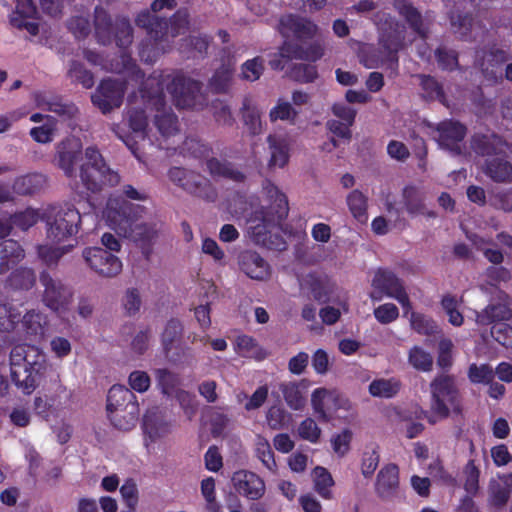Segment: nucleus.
Masks as SVG:
<instances>
[{"instance_id":"4c0bfd02","label":"nucleus","mask_w":512,"mask_h":512,"mask_svg":"<svg viewBox=\"0 0 512 512\" xmlns=\"http://www.w3.org/2000/svg\"><path fill=\"white\" fill-rule=\"evenodd\" d=\"M45 184V177L42 174L33 173L18 177L13 184L16 193L26 195L34 193Z\"/></svg>"},{"instance_id":"3c124183","label":"nucleus","mask_w":512,"mask_h":512,"mask_svg":"<svg viewBox=\"0 0 512 512\" xmlns=\"http://www.w3.org/2000/svg\"><path fill=\"white\" fill-rule=\"evenodd\" d=\"M20 312L10 305H0V332H10L18 323Z\"/></svg>"},{"instance_id":"5701e85b","label":"nucleus","mask_w":512,"mask_h":512,"mask_svg":"<svg viewBox=\"0 0 512 512\" xmlns=\"http://www.w3.org/2000/svg\"><path fill=\"white\" fill-rule=\"evenodd\" d=\"M36 16L37 9L32 0H16L9 22L14 28L25 29L31 36H36L39 32Z\"/></svg>"},{"instance_id":"20e7f679","label":"nucleus","mask_w":512,"mask_h":512,"mask_svg":"<svg viewBox=\"0 0 512 512\" xmlns=\"http://www.w3.org/2000/svg\"><path fill=\"white\" fill-rule=\"evenodd\" d=\"M379 49L372 46H364L359 54L361 63L367 68H375L386 63L397 62L398 51L412 39L406 37L404 26L397 22L389 21L381 28Z\"/></svg>"},{"instance_id":"680f3d73","label":"nucleus","mask_w":512,"mask_h":512,"mask_svg":"<svg viewBox=\"0 0 512 512\" xmlns=\"http://www.w3.org/2000/svg\"><path fill=\"white\" fill-rule=\"evenodd\" d=\"M39 213L35 209L28 208L22 212L16 213L12 218L11 222L16 227L25 231L31 226L36 224L39 220Z\"/></svg>"},{"instance_id":"412c9836","label":"nucleus","mask_w":512,"mask_h":512,"mask_svg":"<svg viewBox=\"0 0 512 512\" xmlns=\"http://www.w3.org/2000/svg\"><path fill=\"white\" fill-rule=\"evenodd\" d=\"M466 135V128L455 121H443L439 123L434 132L433 138L438 144L454 154L461 153V142Z\"/></svg>"},{"instance_id":"8fccbe9b","label":"nucleus","mask_w":512,"mask_h":512,"mask_svg":"<svg viewBox=\"0 0 512 512\" xmlns=\"http://www.w3.org/2000/svg\"><path fill=\"white\" fill-rule=\"evenodd\" d=\"M73 248V244L61 247H52L50 245H41L38 247L39 257L48 265L55 264L64 254Z\"/></svg>"},{"instance_id":"5fc2aeb1","label":"nucleus","mask_w":512,"mask_h":512,"mask_svg":"<svg viewBox=\"0 0 512 512\" xmlns=\"http://www.w3.org/2000/svg\"><path fill=\"white\" fill-rule=\"evenodd\" d=\"M468 377L473 383L489 384L494 379V370L486 364H472L469 367Z\"/></svg>"},{"instance_id":"2f4dec72","label":"nucleus","mask_w":512,"mask_h":512,"mask_svg":"<svg viewBox=\"0 0 512 512\" xmlns=\"http://www.w3.org/2000/svg\"><path fill=\"white\" fill-rule=\"evenodd\" d=\"M33 406L35 413L48 423L56 422L62 411V403L56 396H37Z\"/></svg>"},{"instance_id":"cd10ccee","label":"nucleus","mask_w":512,"mask_h":512,"mask_svg":"<svg viewBox=\"0 0 512 512\" xmlns=\"http://www.w3.org/2000/svg\"><path fill=\"white\" fill-rule=\"evenodd\" d=\"M280 391L286 404L293 410H302L306 404V391L308 382L301 380L299 382H285L280 384Z\"/></svg>"},{"instance_id":"69168bd1","label":"nucleus","mask_w":512,"mask_h":512,"mask_svg":"<svg viewBox=\"0 0 512 512\" xmlns=\"http://www.w3.org/2000/svg\"><path fill=\"white\" fill-rule=\"evenodd\" d=\"M379 465V452L371 447L364 451L361 461V471L365 477H370Z\"/></svg>"},{"instance_id":"4468645a","label":"nucleus","mask_w":512,"mask_h":512,"mask_svg":"<svg viewBox=\"0 0 512 512\" xmlns=\"http://www.w3.org/2000/svg\"><path fill=\"white\" fill-rule=\"evenodd\" d=\"M371 285L373 290L370 293V298L373 301H380L387 296L397 300L405 314L411 310V302L406 289L393 272L381 269L376 271Z\"/></svg>"},{"instance_id":"b1692460","label":"nucleus","mask_w":512,"mask_h":512,"mask_svg":"<svg viewBox=\"0 0 512 512\" xmlns=\"http://www.w3.org/2000/svg\"><path fill=\"white\" fill-rule=\"evenodd\" d=\"M232 484L238 494L250 500H258L265 493L263 479L251 471H236L232 476Z\"/></svg>"},{"instance_id":"ea45409f","label":"nucleus","mask_w":512,"mask_h":512,"mask_svg":"<svg viewBox=\"0 0 512 512\" xmlns=\"http://www.w3.org/2000/svg\"><path fill=\"white\" fill-rule=\"evenodd\" d=\"M400 390V383L396 379H376L369 385V393L373 397L391 398Z\"/></svg>"},{"instance_id":"2eb2a0df","label":"nucleus","mask_w":512,"mask_h":512,"mask_svg":"<svg viewBox=\"0 0 512 512\" xmlns=\"http://www.w3.org/2000/svg\"><path fill=\"white\" fill-rule=\"evenodd\" d=\"M168 90L179 108L200 109L204 106L205 98L198 81L177 75L169 84Z\"/></svg>"},{"instance_id":"393cba45","label":"nucleus","mask_w":512,"mask_h":512,"mask_svg":"<svg viewBox=\"0 0 512 512\" xmlns=\"http://www.w3.org/2000/svg\"><path fill=\"white\" fill-rule=\"evenodd\" d=\"M399 490V469L395 464H387L377 475L375 491L383 500L393 499Z\"/></svg>"},{"instance_id":"0eeeda50","label":"nucleus","mask_w":512,"mask_h":512,"mask_svg":"<svg viewBox=\"0 0 512 512\" xmlns=\"http://www.w3.org/2000/svg\"><path fill=\"white\" fill-rule=\"evenodd\" d=\"M431 391V416L429 422L434 424L438 420L445 419L450 412L460 413L461 403L459 392L454 378L449 375H439L430 384Z\"/></svg>"},{"instance_id":"f704fd0d","label":"nucleus","mask_w":512,"mask_h":512,"mask_svg":"<svg viewBox=\"0 0 512 512\" xmlns=\"http://www.w3.org/2000/svg\"><path fill=\"white\" fill-rule=\"evenodd\" d=\"M47 317L39 311H28L22 320V327L25 334L33 339H40L45 334Z\"/></svg>"},{"instance_id":"f03ea898","label":"nucleus","mask_w":512,"mask_h":512,"mask_svg":"<svg viewBox=\"0 0 512 512\" xmlns=\"http://www.w3.org/2000/svg\"><path fill=\"white\" fill-rule=\"evenodd\" d=\"M135 207L120 196H112L108 199L104 211V217L109 226L119 235L131 238L141 245H150L158 236L155 224H135Z\"/></svg>"},{"instance_id":"dca6fc26","label":"nucleus","mask_w":512,"mask_h":512,"mask_svg":"<svg viewBox=\"0 0 512 512\" xmlns=\"http://www.w3.org/2000/svg\"><path fill=\"white\" fill-rule=\"evenodd\" d=\"M82 255L90 269L100 277L115 278L122 272L120 258L103 248L89 247L83 250Z\"/></svg>"},{"instance_id":"1a4fd4ad","label":"nucleus","mask_w":512,"mask_h":512,"mask_svg":"<svg viewBox=\"0 0 512 512\" xmlns=\"http://www.w3.org/2000/svg\"><path fill=\"white\" fill-rule=\"evenodd\" d=\"M137 26L144 28L155 40L168 41L169 38H175L185 33L189 25V14L186 10H178L170 19V25L151 14L149 11L139 13L135 20Z\"/></svg>"},{"instance_id":"603ef678","label":"nucleus","mask_w":512,"mask_h":512,"mask_svg":"<svg viewBox=\"0 0 512 512\" xmlns=\"http://www.w3.org/2000/svg\"><path fill=\"white\" fill-rule=\"evenodd\" d=\"M181 187L189 193L195 194L200 197H209L208 189L209 184L206 178L195 173V178H186L181 182Z\"/></svg>"},{"instance_id":"7ed1b4c3","label":"nucleus","mask_w":512,"mask_h":512,"mask_svg":"<svg viewBox=\"0 0 512 512\" xmlns=\"http://www.w3.org/2000/svg\"><path fill=\"white\" fill-rule=\"evenodd\" d=\"M47 368L45 353L34 345H16L10 353L13 383L24 394H31Z\"/></svg>"},{"instance_id":"9d476101","label":"nucleus","mask_w":512,"mask_h":512,"mask_svg":"<svg viewBox=\"0 0 512 512\" xmlns=\"http://www.w3.org/2000/svg\"><path fill=\"white\" fill-rule=\"evenodd\" d=\"M311 406L321 421L329 422L334 417L346 418L352 410L351 401L335 389L320 387L311 394Z\"/></svg>"},{"instance_id":"c03bdc74","label":"nucleus","mask_w":512,"mask_h":512,"mask_svg":"<svg viewBox=\"0 0 512 512\" xmlns=\"http://www.w3.org/2000/svg\"><path fill=\"white\" fill-rule=\"evenodd\" d=\"M207 167L214 176L226 177L234 181H241L243 179V174L236 170L231 164L223 163L217 159L209 160Z\"/></svg>"},{"instance_id":"79ce46f5","label":"nucleus","mask_w":512,"mask_h":512,"mask_svg":"<svg viewBox=\"0 0 512 512\" xmlns=\"http://www.w3.org/2000/svg\"><path fill=\"white\" fill-rule=\"evenodd\" d=\"M255 453L256 457L262 462L265 468L272 473L276 472L277 464L274 458V453L266 438L257 436L255 441Z\"/></svg>"},{"instance_id":"bf43d9fd","label":"nucleus","mask_w":512,"mask_h":512,"mask_svg":"<svg viewBox=\"0 0 512 512\" xmlns=\"http://www.w3.org/2000/svg\"><path fill=\"white\" fill-rule=\"evenodd\" d=\"M299 436L311 443H317L321 436V429L314 419L306 418L298 427Z\"/></svg>"},{"instance_id":"0e129e2a","label":"nucleus","mask_w":512,"mask_h":512,"mask_svg":"<svg viewBox=\"0 0 512 512\" xmlns=\"http://www.w3.org/2000/svg\"><path fill=\"white\" fill-rule=\"evenodd\" d=\"M374 317L381 324H389L399 317V309L393 303H385L374 309Z\"/></svg>"},{"instance_id":"72a5a7b5","label":"nucleus","mask_w":512,"mask_h":512,"mask_svg":"<svg viewBox=\"0 0 512 512\" xmlns=\"http://www.w3.org/2000/svg\"><path fill=\"white\" fill-rule=\"evenodd\" d=\"M24 258V250L14 240L0 243V273H5L11 266Z\"/></svg>"},{"instance_id":"f8f14e48","label":"nucleus","mask_w":512,"mask_h":512,"mask_svg":"<svg viewBox=\"0 0 512 512\" xmlns=\"http://www.w3.org/2000/svg\"><path fill=\"white\" fill-rule=\"evenodd\" d=\"M95 35L99 43L110 44L114 39L117 46L126 49L132 43V28L127 20H119L112 24L111 17L102 6L95 8Z\"/></svg>"},{"instance_id":"9b49d317","label":"nucleus","mask_w":512,"mask_h":512,"mask_svg":"<svg viewBox=\"0 0 512 512\" xmlns=\"http://www.w3.org/2000/svg\"><path fill=\"white\" fill-rule=\"evenodd\" d=\"M266 194L272 202L271 210L268 213L256 211L249 219V231L253 234L257 242L264 241L262 238L269 227L286 216L288 211V201L286 196L274 185L269 184L265 187Z\"/></svg>"},{"instance_id":"58836bf2","label":"nucleus","mask_w":512,"mask_h":512,"mask_svg":"<svg viewBox=\"0 0 512 512\" xmlns=\"http://www.w3.org/2000/svg\"><path fill=\"white\" fill-rule=\"evenodd\" d=\"M347 205L353 217L359 222L367 220V197L359 190H353L347 196Z\"/></svg>"},{"instance_id":"473e14b6","label":"nucleus","mask_w":512,"mask_h":512,"mask_svg":"<svg viewBox=\"0 0 512 512\" xmlns=\"http://www.w3.org/2000/svg\"><path fill=\"white\" fill-rule=\"evenodd\" d=\"M506 61L503 51H491L485 54L480 63L481 71L489 82L502 78V64Z\"/></svg>"},{"instance_id":"4be33fe9","label":"nucleus","mask_w":512,"mask_h":512,"mask_svg":"<svg viewBox=\"0 0 512 512\" xmlns=\"http://www.w3.org/2000/svg\"><path fill=\"white\" fill-rule=\"evenodd\" d=\"M512 318V309L509 297L500 292L498 301H492L484 309L476 312L475 321L478 325L488 326L508 321Z\"/></svg>"},{"instance_id":"7c9ffc66","label":"nucleus","mask_w":512,"mask_h":512,"mask_svg":"<svg viewBox=\"0 0 512 512\" xmlns=\"http://www.w3.org/2000/svg\"><path fill=\"white\" fill-rule=\"evenodd\" d=\"M35 102L38 108L46 109L65 118H73L77 115V107L69 102H63L60 98L35 94Z\"/></svg>"},{"instance_id":"423d86ee","label":"nucleus","mask_w":512,"mask_h":512,"mask_svg":"<svg viewBox=\"0 0 512 512\" xmlns=\"http://www.w3.org/2000/svg\"><path fill=\"white\" fill-rule=\"evenodd\" d=\"M107 416L111 424L122 431L133 429L139 417V405L134 393L123 385H113L107 395Z\"/></svg>"},{"instance_id":"338daca9","label":"nucleus","mask_w":512,"mask_h":512,"mask_svg":"<svg viewBox=\"0 0 512 512\" xmlns=\"http://www.w3.org/2000/svg\"><path fill=\"white\" fill-rule=\"evenodd\" d=\"M296 116L297 111L291 106V104L281 100L278 101L277 105L270 111V119L272 121L286 120L293 122Z\"/></svg>"},{"instance_id":"37998d69","label":"nucleus","mask_w":512,"mask_h":512,"mask_svg":"<svg viewBox=\"0 0 512 512\" xmlns=\"http://www.w3.org/2000/svg\"><path fill=\"white\" fill-rule=\"evenodd\" d=\"M405 316L409 315L410 325L413 330L422 335H431L437 331L436 323L430 319L429 317L412 311V309L405 314Z\"/></svg>"},{"instance_id":"052dcab7","label":"nucleus","mask_w":512,"mask_h":512,"mask_svg":"<svg viewBox=\"0 0 512 512\" xmlns=\"http://www.w3.org/2000/svg\"><path fill=\"white\" fill-rule=\"evenodd\" d=\"M156 377L164 394L168 396L173 395L175 390L178 389L179 379L170 371L166 369H158L156 371Z\"/></svg>"},{"instance_id":"de8ad7c7","label":"nucleus","mask_w":512,"mask_h":512,"mask_svg":"<svg viewBox=\"0 0 512 512\" xmlns=\"http://www.w3.org/2000/svg\"><path fill=\"white\" fill-rule=\"evenodd\" d=\"M237 347L240 353L247 357H255L263 359L266 357V352L263 351L257 342L250 336L243 335L237 338Z\"/></svg>"},{"instance_id":"c756f323","label":"nucleus","mask_w":512,"mask_h":512,"mask_svg":"<svg viewBox=\"0 0 512 512\" xmlns=\"http://www.w3.org/2000/svg\"><path fill=\"white\" fill-rule=\"evenodd\" d=\"M424 193L415 186H407L403 190V203L406 211L412 216L424 215L434 217V213L425 205Z\"/></svg>"},{"instance_id":"e2e57ef3","label":"nucleus","mask_w":512,"mask_h":512,"mask_svg":"<svg viewBox=\"0 0 512 512\" xmlns=\"http://www.w3.org/2000/svg\"><path fill=\"white\" fill-rule=\"evenodd\" d=\"M243 110L244 122L249 132L253 135L260 134L263 130V126L259 111L255 108H250L246 102L244 103Z\"/></svg>"},{"instance_id":"a18cd8bd","label":"nucleus","mask_w":512,"mask_h":512,"mask_svg":"<svg viewBox=\"0 0 512 512\" xmlns=\"http://www.w3.org/2000/svg\"><path fill=\"white\" fill-rule=\"evenodd\" d=\"M55 130L56 120L54 118H46L45 123L30 130V136L34 141L45 144L53 140Z\"/></svg>"},{"instance_id":"39448f33","label":"nucleus","mask_w":512,"mask_h":512,"mask_svg":"<svg viewBox=\"0 0 512 512\" xmlns=\"http://www.w3.org/2000/svg\"><path fill=\"white\" fill-rule=\"evenodd\" d=\"M474 150L483 155L492 157L486 161L484 172L495 182H512V165L501 156L507 152L512 153V146L503 141L499 136H481L473 139Z\"/></svg>"},{"instance_id":"a211bd4d","label":"nucleus","mask_w":512,"mask_h":512,"mask_svg":"<svg viewBox=\"0 0 512 512\" xmlns=\"http://www.w3.org/2000/svg\"><path fill=\"white\" fill-rule=\"evenodd\" d=\"M277 29L283 37L297 40L321 36L320 27L312 19L293 13L283 15Z\"/></svg>"},{"instance_id":"09e8293b","label":"nucleus","mask_w":512,"mask_h":512,"mask_svg":"<svg viewBox=\"0 0 512 512\" xmlns=\"http://www.w3.org/2000/svg\"><path fill=\"white\" fill-rule=\"evenodd\" d=\"M128 123L136 137L145 141L147 117L143 110L133 109L128 112Z\"/></svg>"},{"instance_id":"a19ab883","label":"nucleus","mask_w":512,"mask_h":512,"mask_svg":"<svg viewBox=\"0 0 512 512\" xmlns=\"http://www.w3.org/2000/svg\"><path fill=\"white\" fill-rule=\"evenodd\" d=\"M314 489L324 499H331V487L334 481L330 473L323 467H316L312 472Z\"/></svg>"},{"instance_id":"c9c22d12","label":"nucleus","mask_w":512,"mask_h":512,"mask_svg":"<svg viewBox=\"0 0 512 512\" xmlns=\"http://www.w3.org/2000/svg\"><path fill=\"white\" fill-rule=\"evenodd\" d=\"M407 357L409 365L418 371L430 372L433 368L434 359L432 354L421 346H412L408 350Z\"/></svg>"},{"instance_id":"6ab92c4d","label":"nucleus","mask_w":512,"mask_h":512,"mask_svg":"<svg viewBox=\"0 0 512 512\" xmlns=\"http://www.w3.org/2000/svg\"><path fill=\"white\" fill-rule=\"evenodd\" d=\"M41 283L44 286V304L59 315L64 316L71 300L70 290L48 274H42Z\"/></svg>"},{"instance_id":"aec40b11","label":"nucleus","mask_w":512,"mask_h":512,"mask_svg":"<svg viewBox=\"0 0 512 512\" xmlns=\"http://www.w3.org/2000/svg\"><path fill=\"white\" fill-rule=\"evenodd\" d=\"M124 96L123 83L111 79L103 80L91 99L103 113L120 107Z\"/></svg>"},{"instance_id":"774afa93","label":"nucleus","mask_w":512,"mask_h":512,"mask_svg":"<svg viewBox=\"0 0 512 512\" xmlns=\"http://www.w3.org/2000/svg\"><path fill=\"white\" fill-rule=\"evenodd\" d=\"M122 305L126 313L129 315H134L139 312L142 305V300L138 289L128 288L124 293Z\"/></svg>"},{"instance_id":"f3484780","label":"nucleus","mask_w":512,"mask_h":512,"mask_svg":"<svg viewBox=\"0 0 512 512\" xmlns=\"http://www.w3.org/2000/svg\"><path fill=\"white\" fill-rule=\"evenodd\" d=\"M143 442L149 453L155 451L156 444L172 431V425L158 408L149 409L143 419Z\"/></svg>"},{"instance_id":"864d4df0","label":"nucleus","mask_w":512,"mask_h":512,"mask_svg":"<svg viewBox=\"0 0 512 512\" xmlns=\"http://www.w3.org/2000/svg\"><path fill=\"white\" fill-rule=\"evenodd\" d=\"M233 69L231 66H222L213 75L210 85L216 92H224L231 84Z\"/></svg>"},{"instance_id":"c85d7f7f","label":"nucleus","mask_w":512,"mask_h":512,"mask_svg":"<svg viewBox=\"0 0 512 512\" xmlns=\"http://www.w3.org/2000/svg\"><path fill=\"white\" fill-rule=\"evenodd\" d=\"M267 142L270 150L269 168H284L289 161V142L281 135H269Z\"/></svg>"},{"instance_id":"13d9d810","label":"nucleus","mask_w":512,"mask_h":512,"mask_svg":"<svg viewBox=\"0 0 512 512\" xmlns=\"http://www.w3.org/2000/svg\"><path fill=\"white\" fill-rule=\"evenodd\" d=\"M441 304L444 311L448 315L449 322L454 326H461L464 319L458 309V300L453 296L446 295L443 297Z\"/></svg>"},{"instance_id":"4d7b16f0","label":"nucleus","mask_w":512,"mask_h":512,"mask_svg":"<svg viewBox=\"0 0 512 512\" xmlns=\"http://www.w3.org/2000/svg\"><path fill=\"white\" fill-rule=\"evenodd\" d=\"M353 434L349 429H344L331 438L332 449L339 457L345 456L350 450Z\"/></svg>"},{"instance_id":"a878e982","label":"nucleus","mask_w":512,"mask_h":512,"mask_svg":"<svg viewBox=\"0 0 512 512\" xmlns=\"http://www.w3.org/2000/svg\"><path fill=\"white\" fill-rule=\"evenodd\" d=\"M81 143L78 139L70 138L58 146L57 165L67 177L75 176V164L81 155Z\"/></svg>"},{"instance_id":"6e6552de","label":"nucleus","mask_w":512,"mask_h":512,"mask_svg":"<svg viewBox=\"0 0 512 512\" xmlns=\"http://www.w3.org/2000/svg\"><path fill=\"white\" fill-rule=\"evenodd\" d=\"M80 179L87 190L92 192L104 186H115L120 181L119 175L107 167L94 147H88L85 151V161L80 166Z\"/></svg>"},{"instance_id":"e433bc0d","label":"nucleus","mask_w":512,"mask_h":512,"mask_svg":"<svg viewBox=\"0 0 512 512\" xmlns=\"http://www.w3.org/2000/svg\"><path fill=\"white\" fill-rule=\"evenodd\" d=\"M395 5L399 13L406 18L413 31L424 37L426 29L418 11L407 0H396Z\"/></svg>"},{"instance_id":"6e6d98bb","label":"nucleus","mask_w":512,"mask_h":512,"mask_svg":"<svg viewBox=\"0 0 512 512\" xmlns=\"http://www.w3.org/2000/svg\"><path fill=\"white\" fill-rule=\"evenodd\" d=\"M35 282V275L31 269L21 268L9 277V284L14 288L28 289Z\"/></svg>"},{"instance_id":"f257e3e1","label":"nucleus","mask_w":512,"mask_h":512,"mask_svg":"<svg viewBox=\"0 0 512 512\" xmlns=\"http://www.w3.org/2000/svg\"><path fill=\"white\" fill-rule=\"evenodd\" d=\"M87 60L94 64L100 65L103 69L116 73H126L129 76V81H134L136 84L141 82L144 86L142 89V97L148 98V104L153 106L156 110L154 115V124L157 127L160 135L163 138H170L176 135L179 131L177 117L173 114L171 109L165 107L162 97V90L157 89L150 91L154 84L160 86L158 76L149 77L145 82H142L143 75L136 68L130 56L123 52L120 55V61H111L108 63L99 54L88 51L86 53Z\"/></svg>"},{"instance_id":"49530a36","label":"nucleus","mask_w":512,"mask_h":512,"mask_svg":"<svg viewBox=\"0 0 512 512\" xmlns=\"http://www.w3.org/2000/svg\"><path fill=\"white\" fill-rule=\"evenodd\" d=\"M264 71V59L255 57L245 61L241 66V78L254 82L258 80Z\"/></svg>"},{"instance_id":"bb28decb","label":"nucleus","mask_w":512,"mask_h":512,"mask_svg":"<svg viewBox=\"0 0 512 512\" xmlns=\"http://www.w3.org/2000/svg\"><path fill=\"white\" fill-rule=\"evenodd\" d=\"M241 270L251 279L266 280L270 275L268 263L256 252L245 251L239 257Z\"/></svg>"},{"instance_id":"ddd939ff","label":"nucleus","mask_w":512,"mask_h":512,"mask_svg":"<svg viewBox=\"0 0 512 512\" xmlns=\"http://www.w3.org/2000/svg\"><path fill=\"white\" fill-rule=\"evenodd\" d=\"M80 223V212L70 204L53 209L47 219V239L58 244L76 234Z\"/></svg>"}]
</instances>
